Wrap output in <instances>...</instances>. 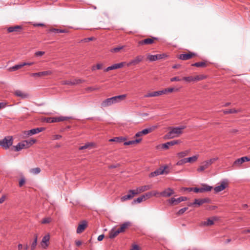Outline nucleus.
<instances>
[{"mask_svg": "<svg viewBox=\"0 0 250 250\" xmlns=\"http://www.w3.org/2000/svg\"><path fill=\"white\" fill-rule=\"evenodd\" d=\"M186 128V126L182 125L179 127H169L170 131L165 135L166 139H172L179 137L183 133V130Z\"/></svg>", "mask_w": 250, "mask_h": 250, "instance_id": "obj_1", "label": "nucleus"}, {"mask_svg": "<svg viewBox=\"0 0 250 250\" xmlns=\"http://www.w3.org/2000/svg\"><path fill=\"white\" fill-rule=\"evenodd\" d=\"M218 159V158L216 157L203 162L201 165L197 169V171L199 172L204 171Z\"/></svg>", "mask_w": 250, "mask_h": 250, "instance_id": "obj_2", "label": "nucleus"}, {"mask_svg": "<svg viewBox=\"0 0 250 250\" xmlns=\"http://www.w3.org/2000/svg\"><path fill=\"white\" fill-rule=\"evenodd\" d=\"M12 144L13 139L11 136H7L0 141V146L4 149L8 148L12 146Z\"/></svg>", "mask_w": 250, "mask_h": 250, "instance_id": "obj_3", "label": "nucleus"}, {"mask_svg": "<svg viewBox=\"0 0 250 250\" xmlns=\"http://www.w3.org/2000/svg\"><path fill=\"white\" fill-rule=\"evenodd\" d=\"M84 82L83 80L81 79H72L68 80H63L61 82V83L63 85H75L83 83Z\"/></svg>", "mask_w": 250, "mask_h": 250, "instance_id": "obj_4", "label": "nucleus"}, {"mask_svg": "<svg viewBox=\"0 0 250 250\" xmlns=\"http://www.w3.org/2000/svg\"><path fill=\"white\" fill-rule=\"evenodd\" d=\"M69 119H70L69 117L60 116V117H57L47 118L45 119V121L47 123H51L62 122V121L68 120Z\"/></svg>", "mask_w": 250, "mask_h": 250, "instance_id": "obj_5", "label": "nucleus"}, {"mask_svg": "<svg viewBox=\"0 0 250 250\" xmlns=\"http://www.w3.org/2000/svg\"><path fill=\"white\" fill-rule=\"evenodd\" d=\"M13 94L15 96L20 97L21 99H26L30 98V94L28 92L19 89L15 90Z\"/></svg>", "mask_w": 250, "mask_h": 250, "instance_id": "obj_6", "label": "nucleus"}, {"mask_svg": "<svg viewBox=\"0 0 250 250\" xmlns=\"http://www.w3.org/2000/svg\"><path fill=\"white\" fill-rule=\"evenodd\" d=\"M144 56L142 55H138L136 56L134 59L130 61L129 62L126 63L127 66L131 65H136L143 61Z\"/></svg>", "mask_w": 250, "mask_h": 250, "instance_id": "obj_7", "label": "nucleus"}, {"mask_svg": "<svg viewBox=\"0 0 250 250\" xmlns=\"http://www.w3.org/2000/svg\"><path fill=\"white\" fill-rule=\"evenodd\" d=\"M151 188V187L149 185L144 186L138 188L135 190H130L129 192H132L133 194H139Z\"/></svg>", "mask_w": 250, "mask_h": 250, "instance_id": "obj_8", "label": "nucleus"}, {"mask_svg": "<svg viewBox=\"0 0 250 250\" xmlns=\"http://www.w3.org/2000/svg\"><path fill=\"white\" fill-rule=\"evenodd\" d=\"M50 236L49 233H47L43 238L41 243V247L44 249H46L49 245V240Z\"/></svg>", "mask_w": 250, "mask_h": 250, "instance_id": "obj_9", "label": "nucleus"}, {"mask_svg": "<svg viewBox=\"0 0 250 250\" xmlns=\"http://www.w3.org/2000/svg\"><path fill=\"white\" fill-rule=\"evenodd\" d=\"M218 218L217 217L214 216L209 218L206 221L202 222L201 223V226H210L214 224V222L217 221Z\"/></svg>", "mask_w": 250, "mask_h": 250, "instance_id": "obj_10", "label": "nucleus"}, {"mask_svg": "<svg viewBox=\"0 0 250 250\" xmlns=\"http://www.w3.org/2000/svg\"><path fill=\"white\" fill-rule=\"evenodd\" d=\"M157 40V38L154 37H151L149 38L145 39L143 40H141L138 42V44L140 45H146V44H151L155 42Z\"/></svg>", "mask_w": 250, "mask_h": 250, "instance_id": "obj_11", "label": "nucleus"}, {"mask_svg": "<svg viewBox=\"0 0 250 250\" xmlns=\"http://www.w3.org/2000/svg\"><path fill=\"white\" fill-rule=\"evenodd\" d=\"M228 186V182L227 180L222 181L219 186L216 187L214 190L216 192L223 191Z\"/></svg>", "mask_w": 250, "mask_h": 250, "instance_id": "obj_12", "label": "nucleus"}, {"mask_svg": "<svg viewBox=\"0 0 250 250\" xmlns=\"http://www.w3.org/2000/svg\"><path fill=\"white\" fill-rule=\"evenodd\" d=\"M126 97V94L121 95L111 98L113 104L120 103L124 101Z\"/></svg>", "mask_w": 250, "mask_h": 250, "instance_id": "obj_13", "label": "nucleus"}, {"mask_svg": "<svg viewBox=\"0 0 250 250\" xmlns=\"http://www.w3.org/2000/svg\"><path fill=\"white\" fill-rule=\"evenodd\" d=\"M120 233H123L120 227L118 229H116L114 227L109 232V237L111 239H113L116 237Z\"/></svg>", "mask_w": 250, "mask_h": 250, "instance_id": "obj_14", "label": "nucleus"}, {"mask_svg": "<svg viewBox=\"0 0 250 250\" xmlns=\"http://www.w3.org/2000/svg\"><path fill=\"white\" fill-rule=\"evenodd\" d=\"M187 200V198L186 197H181L175 199L174 198H172L168 200V202L171 205H175L179 204V203L186 201Z\"/></svg>", "mask_w": 250, "mask_h": 250, "instance_id": "obj_15", "label": "nucleus"}, {"mask_svg": "<svg viewBox=\"0 0 250 250\" xmlns=\"http://www.w3.org/2000/svg\"><path fill=\"white\" fill-rule=\"evenodd\" d=\"M52 72L51 71H45L37 73H32L31 76L33 77H43L51 75Z\"/></svg>", "mask_w": 250, "mask_h": 250, "instance_id": "obj_16", "label": "nucleus"}, {"mask_svg": "<svg viewBox=\"0 0 250 250\" xmlns=\"http://www.w3.org/2000/svg\"><path fill=\"white\" fill-rule=\"evenodd\" d=\"M14 147L15 148V150L17 151H20L22 149L29 147L26 140L19 143L16 146H14Z\"/></svg>", "mask_w": 250, "mask_h": 250, "instance_id": "obj_17", "label": "nucleus"}, {"mask_svg": "<svg viewBox=\"0 0 250 250\" xmlns=\"http://www.w3.org/2000/svg\"><path fill=\"white\" fill-rule=\"evenodd\" d=\"M165 56L164 54H157L155 55H151V54H148L147 55V59L151 61H155L158 60H160L163 58V57Z\"/></svg>", "mask_w": 250, "mask_h": 250, "instance_id": "obj_18", "label": "nucleus"}, {"mask_svg": "<svg viewBox=\"0 0 250 250\" xmlns=\"http://www.w3.org/2000/svg\"><path fill=\"white\" fill-rule=\"evenodd\" d=\"M250 161V159L248 157H243L241 158L237 159L233 164V166H240L242 164L245 162Z\"/></svg>", "mask_w": 250, "mask_h": 250, "instance_id": "obj_19", "label": "nucleus"}, {"mask_svg": "<svg viewBox=\"0 0 250 250\" xmlns=\"http://www.w3.org/2000/svg\"><path fill=\"white\" fill-rule=\"evenodd\" d=\"M194 56H195V54L194 53H191V52H188V53H187V54H180L178 58H179V59L182 60H188L191 59Z\"/></svg>", "mask_w": 250, "mask_h": 250, "instance_id": "obj_20", "label": "nucleus"}, {"mask_svg": "<svg viewBox=\"0 0 250 250\" xmlns=\"http://www.w3.org/2000/svg\"><path fill=\"white\" fill-rule=\"evenodd\" d=\"M174 191L172 189H171L170 188H168L165 189L163 192H161V193H160V195L161 196L167 197L170 196L173 194H174Z\"/></svg>", "mask_w": 250, "mask_h": 250, "instance_id": "obj_21", "label": "nucleus"}, {"mask_svg": "<svg viewBox=\"0 0 250 250\" xmlns=\"http://www.w3.org/2000/svg\"><path fill=\"white\" fill-rule=\"evenodd\" d=\"M87 227V223L85 221H83L81 222V224H80L77 228V233H81L83 231H84V230L85 229V228Z\"/></svg>", "mask_w": 250, "mask_h": 250, "instance_id": "obj_22", "label": "nucleus"}, {"mask_svg": "<svg viewBox=\"0 0 250 250\" xmlns=\"http://www.w3.org/2000/svg\"><path fill=\"white\" fill-rule=\"evenodd\" d=\"M209 200L208 198H204V199H196L194 200V202L193 203L192 205H195V206L197 205L201 206L202 204L208 202Z\"/></svg>", "mask_w": 250, "mask_h": 250, "instance_id": "obj_23", "label": "nucleus"}, {"mask_svg": "<svg viewBox=\"0 0 250 250\" xmlns=\"http://www.w3.org/2000/svg\"><path fill=\"white\" fill-rule=\"evenodd\" d=\"M181 143L180 140H173L163 145L162 147L164 148L167 149L169 146H172L175 145L179 144Z\"/></svg>", "mask_w": 250, "mask_h": 250, "instance_id": "obj_24", "label": "nucleus"}, {"mask_svg": "<svg viewBox=\"0 0 250 250\" xmlns=\"http://www.w3.org/2000/svg\"><path fill=\"white\" fill-rule=\"evenodd\" d=\"M22 27L21 25H16L14 26H11L7 28V31L9 33L11 32H18L21 30Z\"/></svg>", "mask_w": 250, "mask_h": 250, "instance_id": "obj_25", "label": "nucleus"}, {"mask_svg": "<svg viewBox=\"0 0 250 250\" xmlns=\"http://www.w3.org/2000/svg\"><path fill=\"white\" fill-rule=\"evenodd\" d=\"M162 94L163 92H161V90H160L158 91L147 93L146 95L144 96V97L146 98L157 97Z\"/></svg>", "mask_w": 250, "mask_h": 250, "instance_id": "obj_26", "label": "nucleus"}, {"mask_svg": "<svg viewBox=\"0 0 250 250\" xmlns=\"http://www.w3.org/2000/svg\"><path fill=\"white\" fill-rule=\"evenodd\" d=\"M44 130V128L43 127L34 128V129H31L30 130L28 131L27 132V135L28 136H31V135L38 133Z\"/></svg>", "mask_w": 250, "mask_h": 250, "instance_id": "obj_27", "label": "nucleus"}, {"mask_svg": "<svg viewBox=\"0 0 250 250\" xmlns=\"http://www.w3.org/2000/svg\"><path fill=\"white\" fill-rule=\"evenodd\" d=\"M112 104H113V103L112 102L111 98H107L102 102V103H101V107H106L111 106Z\"/></svg>", "mask_w": 250, "mask_h": 250, "instance_id": "obj_28", "label": "nucleus"}, {"mask_svg": "<svg viewBox=\"0 0 250 250\" xmlns=\"http://www.w3.org/2000/svg\"><path fill=\"white\" fill-rule=\"evenodd\" d=\"M199 157V155H196L187 158H186L187 163H193L197 161Z\"/></svg>", "mask_w": 250, "mask_h": 250, "instance_id": "obj_29", "label": "nucleus"}, {"mask_svg": "<svg viewBox=\"0 0 250 250\" xmlns=\"http://www.w3.org/2000/svg\"><path fill=\"white\" fill-rule=\"evenodd\" d=\"M156 170L158 171V174L159 175L167 174L169 172L167 167H160Z\"/></svg>", "mask_w": 250, "mask_h": 250, "instance_id": "obj_30", "label": "nucleus"}, {"mask_svg": "<svg viewBox=\"0 0 250 250\" xmlns=\"http://www.w3.org/2000/svg\"><path fill=\"white\" fill-rule=\"evenodd\" d=\"M131 226V223L129 222H125L120 225L121 229H122L123 233L128 229V228Z\"/></svg>", "mask_w": 250, "mask_h": 250, "instance_id": "obj_31", "label": "nucleus"}, {"mask_svg": "<svg viewBox=\"0 0 250 250\" xmlns=\"http://www.w3.org/2000/svg\"><path fill=\"white\" fill-rule=\"evenodd\" d=\"M135 195H136V194H133L132 192H129L127 195L122 197L121 200L122 202H124L126 200L131 199Z\"/></svg>", "mask_w": 250, "mask_h": 250, "instance_id": "obj_32", "label": "nucleus"}, {"mask_svg": "<svg viewBox=\"0 0 250 250\" xmlns=\"http://www.w3.org/2000/svg\"><path fill=\"white\" fill-rule=\"evenodd\" d=\"M208 65V63L207 62H198L195 63H193L192 66L199 67H205Z\"/></svg>", "mask_w": 250, "mask_h": 250, "instance_id": "obj_33", "label": "nucleus"}, {"mask_svg": "<svg viewBox=\"0 0 250 250\" xmlns=\"http://www.w3.org/2000/svg\"><path fill=\"white\" fill-rule=\"evenodd\" d=\"M189 152H190V150H185V151H182L180 152H178L177 154V156L179 158H182L185 157V156L188 155V154L189 153Z\"/></svg>", "mask_w": 250, "mask_h": 250, "instance_id": "obj_34", "label": "nucleus"}, {"mask_svg": "<svg viewBox=\"0 0 250 250\" xmlns=\"http://www.w3.org/2000/svg\"><path fill=\"white\" fill-rule=\"evenodd\" d=\"M24 66V64H22V63H21V64H17V65H15L12 67H10L9 69H8V70L9 71H16L17 70H18L20 68H21V67H22L23 66Z\"/></svg>", "mask_w": 250, "mask_h": 250, "instance_id": "obj_35", "label": "nucleus"}, {"mask_svg": "<svg viewBox=\"0 0 250 250\" xmlns=\"http://www.w3.org/2000/svg\"><path fill=\"white\" fill-rule=\"evenodd\" d=\"M126 140L125 138L124 137H115L113 139H111L109 140L110 142H115L117 143H121L125 141Z\"/></svg>", "mask_w": 250, "mask_h": 250, "instance_id": "obj_36", "label": "nucleus"}, {"mask_svg": "<svg viewBox=\"0 0 250 250\" xmlns=\"http://www.w3.org/2000/svg\"><path fill=\"white\" fill-rule=\"evenodd\" d=\"M94 144L93 143H87L85 144L84 146H80L79 147L80 150H83L84 149L90 148L93 146H94Z\"/></svg>", "mask_w": 250, "mask_h": 250, "instance_id": "obj_37", "label": "nucleus"}, {"mask_svg": "<svg viewBox=\"0 0 250 250\" xmlns=\"http://www.w3.org/2000/svg\"><path fill=\"white\" fill-rule=\"evenodd\" d=\"M185 190H187L189 191H193L194 192H195L196 193H199V192L202 193L203 192V189H202V187L199 188H186Z\"/></svg>", "mask_w": 250, "mask_h": 250, "instance_id": "obj_38", "label": "nucleus"}, {"mask_svg": "<svg viewBox=\"0 0 250 250\" xmlns=\"http://www.w3.org/2000/svg\"><path fill=\"white\" fill-rule=\"evenodd\" d=\"M41 171L40 167H35L31 168L29 170V172L33 175H36L39 174Z\"/></svg>", "mask_w": 250, "mask_h": 250, "instance_id": "obj_39", "label": "nucleus"}, {"mask_svg": "<svg viewBox=\"0 0 250 250\" xmlns=\"http://www.w3.org/2000/svg\"><path fill=\"white\" fill-rule=\"evenodd\" d=\"M178 90V89H175L174 88L169 87L161 90V92H163V94H165L167 93H171L174 91H177Z\"/></svg>", "mask_w": 250, "mask_h": 250, "instance_id": "obj_40", "label": "nucleus"}, {"mask_svg": "<svg viewBox=\"0 0 250 250\" xmlns=\"http://www.w3.org/2000/svg\"><path fill=\"white\" fill-rule=\"evenodd\" d=\"M124 46H120L114 47L113 48H112L110 50V51L112 53H118L121 50H122L124 48Z\"/></svg>", "mask_w": 250, "mask_h": 250, "instance_id": "obj_41", "label": "nucleus"}, {"mask_svg": "<svg viewBox=\"0 0 250 250\" xmlns=\"http://www.w3.org/2000/svg\"><path fill=\"white\" fill-rule=\"evenodd\" d=\"M207 78V76L203 75H196L194 77L195 82L200 81Z\"/></svg>", "mask_w": 250, "mask_h": 250, "instance_id": "obj_42", "label": "nucleus"}, {"mask_svg": "<svg viewBox=\"0 0 250 250\" xmlns=\"http://www.w3.org/2000/svg\"><path fill=\"white\" fill-rule=\"evenodd\" d=\"M183 80L188 82V83L195 82L194 77H192V76L184 77L183 78Z\"/></svg>", "mask_w": 250, "mask_h": 250, "instance_id": "obj_43", "label": "nucleus"}, {"mask_svg": "<svg viewBox=\"0 0 250 250\" xmlns=\"http://www.w3.org/2000/svg\"><path fill=\"white\" fill-rule=\"evenodd\" d=\"M154 128H146V129H145L144 130H143L142 131H141V133L143 134V135H146L147 134H148L149 133H150L154 129Z\"/></svg>", "mask_w": 250, "mask_h": 250, "instance_id": "obj_44", "label": "nucleus"}, {"mask_svg": "<svg viewBox=\"0 0 250 250\" xmlns=\"http://www.w3.org/2000/svg\"><path fill=\"white\" fill-rule=\"evenodd\" d=\"M212 188L211 187L207 185H203L202 187V189H203V192L210 191Z\"/></svg>", "mask_w": 250, "mask_h": 250, "instance_id": "obj_45", "label": "nucleus"}, {"mask_svg": "<svg viewBox=\"0 0 250 250\" xmlns=\"http://www.w3.org/2000/svg\"><path fill=\"white\" fill-rule=\"evenodd\" d=\"M238 111L235 109H231L229 110H226L224 111V113L225 114H231V113H235L238 112Z\"/></svg>", "mask_w": 250, "mask_h": 250, "instance_id": "obj_46", "label": "nucleus"}, {"mask_svg": "<svg viewBox=\"0 0 250 250\" xmlns=\"http://www.w3.org/2000/svg\"><path fill=\"white\" fill-rule=\"evenodd\" d=\"M142 140V139L139 138L134 140L129 141L130 145H135L139 143Z\"/></svg>", "mask_w": 250, "mask_h": 250, "instance_id": "obj_47", "label": "nucleus"}, {"mask_svg": "<svg viewBox=\"0 0 250 250\" xmlns=\"http://www.w3.org/2000/svg\"><path fill=\"white\" fill-rule=\"evenodd\" d=\"M118 69L117 67V64H114L108 67L105 69V71H108L113 69Z\"/></svg>", "mask_w": 250, "mask_h": 250, "instance_id": "obj_48", "label": "nucleus"}, {"mask_svg": "<svg viewBox=\"0 0 250 250\" xmlns=\"http://www.w3.org/2000/svg\"><path fill=\"white\" fill-rule=\"evenodd\" d=\"M26 141H27V143L29 147L37 142L36 139H33Z\"/></svg>", "mask_w": 250, "mask_h": 250, "instance_id": "obj_49", "label": "nucleus"}, {"mask_svg": "<svg viewBox=\"0 0 250 250\" xmlns=\"http://www.w3.org/2000/svg\"><path fill=\"white\" fill-rule=\"evenodd\" d=\"M51 221V218L50 217H47L43 218L41 223L42 224H48Z\"/></svg>", "mask_w": 250, "mask_h": 250, "instance_id": "obj_50", "label": "nucleus"}, {"mask_svg": "<svg viewBox=\"0 0 250 250\" xmlns=\"http://www.w3.org/2000/svg\"><path fill=\"white\" fill-rule=\"evenodd\" d=\"M185 163H187V161H186V158H184L183 159H182L181 160H179L178 161L177 163H176V165L177 166H181V165H183V164H185Z\"/></svg>", "mask_w": 250, "mask_h": 250, "instance_id": "obj_51", "label": "nucleus"}, {"mask_svg": "<svg viewBox=\"0 0 250 250\" xmlns=\"http://www.w3.org/2000/svg\"><path fill=\"white\" fill-rule=\"evenodd\" d=\"M188 209V208H181L180 209L177 213V215H181L182 214H183L187 209Z\"/></svg>", "mask_w": 250, "mask_h": 250, "instance_id": "obj_52", "label": "nucleus"}, {"mask_svg": "<svg viewBox=\"0 0 250 250\" xmlns=\"http://www.w3.org/2000/svg\"><path fill=\"white\" fill-rule=\"evenodd\" d=\"M102 67V64L101 63L97 64L96 66H93L92 67V70L94 71L96 69H100Z\"/></svg>", "mask_w": 250, "mask_h": 250, "instance_id": "obj_53", "label": "nucleus"}, {"mask_svg": "<svg viewBox=\"0 0 250 250\" xmlns=\"http://www.w3.org/2000/svg\"><path fill=\"white\" fill-rule=\"evenodd\" d=\"M37 244V242H36V240H34V241L32 242L31 246V250H34L35 249L36 247Z\"/></svg>", "mask_w": 250, "mask_h": 250, "instance_id": "obj_54", "label": "nucleus"}, {"mask_svg": "<svg viewBox=\"0 0 250 250\" xmlns=\"http://www.w3.org/2000/svg\"><path fill=\"white\" fill-rule=\"evenodd\" d=\"M150 193H151V196H160V193L157 192V191H150Z\"/></svg>", "mask_w": 250, "mask_h": 250, "instance_id": "obj_55", "label": "nucleus"}, {"mask_svg": "<svg viewBox=\"0 0 250 250\" xmlns=\"http://www.w3.org/2000/svg\"><path fill=\"white\" fill-rule=\"evenodd\" d=\"M45 54L44 51H38L35 53V56L37 57L42 56Z\"/></svg>", "mask_w": 250, "mask_h": 250, "instance_id": "obj_56", "label": "nucleus"}, {"mask_svg": "<svg viewBox=\"0 0 250 250\" xmlns=\"http://www.w3.org/2000/svg\"><path fill=\"white\" fill-rule=\"evenodd\" d=\"M25 183V180L24 178H21L19 181V186L22 187Z\"/></svg>", "mask_w": 250, "mask_h": 250, "instance_id": "obj_57", "label": "nucleus"}, {"mask_svg": "<svg viewBox=\"0 0 250 250\" xmlns=\"http://www.w3.org/2000/svg\"><path fill=\"white\" fill-rule=\"evenodd\" d=\"M130 250H140L139 246L136 244L132 245V248Z\"/></svg>", "mask_w": 250, "mask_h": 250, "instance_id": "obj_58", "label": "nucleus"}, {"mask_svg": "<svg viewBox=\"0 0 250 250\" xmlns=\"http://www.w3.org/2000/svg\"><path fill=\"white\" fill-rule=\"evenodd\" d=\"M142 201H144V200L142 196L137 198L136 199V200H135V202H137L138 203H140L142 202Z\"/></svg>", "mask_w": 250, "mask_h": 250, "instance_id": "obj_59", "label": "nucleus"}, {"mask_svg": "<svg viewBox=\"0 0 250 250\" xmlns=\"http://www.w3.org/2000/svg\"><path fill=\"white\" fill-rule=\"evenodd\" d=\"M117 65L118 68H120L123 67L125 64H126L125 62H122L119 63H116Z\"/></svg>", "mask_w": 250, "mask_h": 250, "instance_id": "obj_60", "label": "nucleus"}, {"mask_svg": "<svg viewBox=\"0 0 250 250\" xmlns=\"http://www.w3.org/2000/svg\"><path fill=\"white\" fill-rule=\"evenodd\" d=\"M181 79L179 77H175L170 79L171 82L180 81Z\"/></svg>", "mask_w": 250, "mask_h": 250, "instance_id": "obj_61", "label": "nucleus"}, {"mask_svg": "<svg viewBox=\"0 0 250 250\" xmlns=\"http://www.w3.org/2000/svg\"><path fill=\"white\" fill-rule=\"evenodd\" d=\"M6 198V196L5 195H3L2 197L0 198V204H1L4 202Z\"/></svg>", "mask_w": 250, "mask_h": 250, "instance_id": "obj_62", "label": "nucleus"}, {"mask_svg": "<svg viewBox=\"0 0 250 250\" xmlns=\"http://www.w3.org/2000/svg\"><path fill=\"white\" fill-rule=\"evenodd\" d=\"M216 208H217V207L215 206H209L207 208V209L209 210H214Z\"/></svg>", "mask_w": 250, "mask_h": 250, "instance_id": "obj_63", "label": "nucleus"}, {"mask_svg": "<svg viewBox=\"0 0 250 250\" xmlns=\"http://www.w3.org/2000/svg\"><path fill=\"white\" fill-rule=\"evenodd\" d=\"M242 233H244V234H246V233H250V229H244V230H242Z\"/></svg>", "mask_w": 250, "mask_h": 250, "instance_id": "obj_64", "label": "nucleus"}]
</instances>
